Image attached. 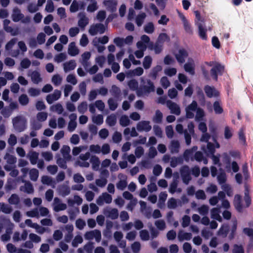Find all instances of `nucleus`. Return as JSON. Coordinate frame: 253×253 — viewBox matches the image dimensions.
<instances>
[{
    "instance_id": "69168bd1",
    "label": "nucleus",
    "mask_w": 253,
    "mask_h": 253,
    "mask_svg": "<svg viewBox=\"0 0 253 253\" xmlns=\"http://www.w3.org/2000/svg\"><path fill=\"white\" fill-rule=\"evenodd\" d=\"M37 118L39 121L44 122L47 118V114L46 112H39L37 115Z\"/></svg>"
},
{
    "instance_id": "4d7b16f0",
    "label": "nucleus",
    "mask_w": 253,
    "mask_h": 253,
    "mask_svg": "<svg viewBox=\"0 0 253 253\" xmlns=\"http://www.w3.org/2000/svg\"><path fill=\"white\" fill-rule=\"evenodd\" d=\"M140 237L142 240H149L150 238V236L148 231L146 230H142L140 232Z\"/></svg>"
},
{
    "instance_id": "052dcab7",
    "label": "nucleus",
    "mask_w": 253,
    "mask_h": 253,
    "mask_svg": "<svg viewBox=\"0 0 253 253\" xmlns=\"http://www.w3.org/2000/svg\"><path fill=\"white\" fill-rule=\"evenodd\" d=\"M181 176H185V175H189L190 174V171L189 169V168L188 166L185 165L183 166L180 170Z\"/></svg>"
},
{
    "instance_id": "ea45409f",
    "label": "nucleus",
    "mask_w": 253,
    "mask_h": 253,
    "mask_svg": "<svg viewBox=\"0 0 253 253\" xmlns=\"http://www.w3.org/2000/svg\"><path fill=\"white\" fill-rule=\"evenodd\" d=\"M158 42H157L153 46V44L152 43L149 45V48L151 49L154 48L155 50V52L156 54H159L163 50V46L162 45L159 44Z\"/></svg>"
},
{
    "instance_id": "4be33fe9",
    "label": "nucleus",
    "mask_w": 253,
    "mask_h": 253,
    "mask_svg": "<svg viewBox=\"0 0 253 253\" xmlns=\"http://www.w3.org/2000/svg\"><path fill=\"white\" fill-rule=\"evenodd\" d=\"M192 234L188 232H183L180 231L178 233V238L180 241H182L184 240L189 241L192 238Z\"/></svg>"
},
{
    "instance_id": "7c9ffc66",
    "label": "nucleus",
    "mask_w": 253,
    "mask_h": 253,
    "mask_svg": "<svg viewBox=\"0 0 253 253\" xmlns=\"http://www.w3.org/2000/svg\"><path fill=\"white\" fill-rule=\"evenodd\" d=\"M146 16V14L144 12H142L136 17L135 22L138 27L142 25Z\"/></svg>"
},
{
    "instance_id": "680f3d73",
    "label": "nucleus",
    "mask_w": 253,
    "mask_h": 253,
    "mask_svg": "<svg viewBox=\"0 0 253 253\" xmlns=\"http://www.w3.org/2000/svg\"><path fill=\"white\" fill-rule=\"evenodd\" d=\"M177 204L175 199L171 198L168 202V207L169 209H175L177 207Z\"/></svg>"
},
{
    "instance_id": "e433bc0d",
    "label": "nucleus",
    "mask_w": 253,
    "mask_h": 253,
    "mask_svg": "<svg viewBox=\"0 0 253 253\" xmlns=\"http://www.w3.org/2000/svg\"><path fill=\"white\" fill-rule=\"evenodd\" d=\"M91 3L89 4L87 7V11L93 12L98 9L97 2L95 0H91Z\"/></svg>"
},
{
    "instance_id": "09e8293b",
    "label": "nucleus",
    "mask_w": 253,
    "mask_h": 253,
    "mask_svg": "<svg viewBox=\"0 0 253 253\" xmlns=\"http://www.w3.org/2000/svg\"><path fill=\"white\" fill-rule=\"evenodd\" d=\"M109 109L112 111L115 110L118 107V103L112 98H110L108 100Z\"/></svg>"
},
{
    "instance_id": "39448f33",
    "label": "nucleus",
    "mask_w": 253,
    "mask_h": 253,
    "mask_svg": "<svg viewBox=\"0 0 253 253\" xmlns=\"http://www.w3.org/2000/svg\"><path fill=\"white\" fill-rule=\"evenodd\" d=\"M174 56L178 63L182 64L185 62V59L188 56V53L185 49L182 48L179 49Z\"/></svg>"
},
{
    "instance_id": "a878e982",
    "label": "nucleus",
    "mask_w": 253,
    "mask_h": 253,
    "mask_svg": "<svg viewBox=\"0 0 253 253\" xmlns=\"http://www.w3.org/2000/svg\"><path fill=\"white\" fill-rule=\"evenodd\" d=\"M31 80L36 84H39L42 80L40 74L37 71H34L31 74Z\"/></svg>"
},
{
    "instance_id": "603ef678",
    "label": "nucleus",
    "mask_w": 253,
    "mask_h": 253,
    "mask_svg": "<svg viewBox=\"0 0 253 253\" xmlns=\"http://www.w3.org/2000/svg\"><path fill=\"white\" fill-rule=\"evenodd\" d=\"M128 85L130 89L132 90H137L138 89V82L134 79H132L130 80L128 82Z\"/></svg>"
},
{
    "instance_id": "72a5a7b5",
    "label": "nucleus",
    "mask_w": 253,
    "mask_h": 253,
    "mask_svg": "<svg viewBox=\"0 0 253 253\" xmlns=\"http://www.w3.org/2000/svg\"><path fill=\"white\" fill-rule=\"evenodd\" d=\"M107 124L110 126H114L116 124V117L115 115L112 114L108 116L106 119Z\"/></svg>"
},
{
    "instance_id": "13d9d810",
    "label": "nucleus",
    "mask_w": 253,
    "mask_h": 253,
    "mask_svg": "<svg viewBox=\"0 0 253 253\" xmlns=\"http://www.w3.org/2000/svg\"><path fill=\"white\" fill-rule=\"evenodd\" d=\"M222 188L228 196L231 197L232 195L233 190L229 185L225 184L222 185Z\"/></svg>"
},
{
    "instance_id": "6ab92c4d",
    "label": "nucleus",
    "mask_w": 253,
    "mask_h": 253,
    "mask_svg": "<svg viewBox=\"0 0 253 253\" xmlns=\"http://www.w3.org/2000/svg\"><path fill=\"white\" fill-rule=\"evenodd\" d=\"M70 148L68 145H64L61 149L63 158L67 161H69L71 159V156L70 155Z\"/></svg>"
},
{
    "instance_id": "dca6fc26",
    "label": "nucleus",
    "mask_w": 253,
    "mask_h": 253,
    "mask_svg": "<svg viewBox=\"0 0 253 253\" xmlns=\"http://www.w3.org/2000/svg\"><path fill=\"white\" fill-rule=\"evenodd\" d=\"M24 15L21 13L20 9L15 8L13 9V13L12 15V20L14 22H18L24 18Z\"/></svg>"
},
{
    "instance_id": "de8ad7c7",
    "label": "nucleus",
    "mask_w": 253,
    "mask_h": 253,
    "mask_svg": "<svg viewBox=\"0 0 253 253\" xmlns=\"http://www.w3.org/2000/svg\"><path fill=\"white\" fill-rule=\"evenodd\" d=\"M197 149L196 146H194L192 149H187L184 152L183 157L185 161H189L190 157L192 155L193 150H196Z\"/></svg>"
},
{
    "instance_id": "b1692460",
    "label": "nucleus",
    "mask_w": 253,
    "mask_h": 253,
    "mask_svg": "<svg viewBox=\"0 0 253 253\" xmlns=\"http://www.w3.org/2000/svg\"><path fill=\"white\" fill-rule=\"evenodd\" d=\"M179 148L180 144L177 140L171 141L170 146V151L172 154L178 153Z\"/></svg>"
},
{
    "instance_id": "a211bd4d",
    "label": "nucleus",
    "mask_w": 253,
    "mask_h": 253,
    "mask_svg": "<svg viewBox=\"0 0 253 253\" xmlns=\"http://www.w3.org/2000/svg\"><path fill=\"white\" fill-rule=\"evenodd\" d=\"M162 70V67L160 65H157L154 67L149 74V77L152 80H155L157 78L159 72Z\"/></svg>"
},
{
    "instance_id": "473e14b6",
    "label": "nucleus",
    "mask_w": 253,
    "mask_h": 253,
    "mask_svg": "<svg viewBox=\"0 0 253 253\" xmlns=\"http://www.w3.org/2000/svg\"><path fill=\"white\" fill-rule=\"evenodd\" d=\"M219 209L216 208H214L211 210V217L218 221L221 220V217L219 214Z\"/></svg>"
},
{
    "instance_id": "c85d7f7f",
    "label": "nucleus",
    "mask_w": 253,
    "mask_h": 253,
    "mask_svg": "<svg viewBox=\"0 0 253 253\" xmlns=\"http://www.w3.org/2000/svg\"><path fill=\"white\" fill-rule=\"evenodd\" d=\"M182 20L183 23V26L185 31L189 34H192L193 31L190 26V24L184 16L182 17Z\"/></svg>"
},
{
    "instance_id": "c9c22d12",
    "label": "nucleus",
    "mask_w": 253,
    "mask_h": 253,
    "mask_svg": "<svg viewBox=\"0 0 253 253\" xmlns=\"http://www.w3.org/2000/svg\"><path fill=\"white\" fill-rule=\"evenodd\" d=\"M30 178L31 180L36 181L39 176V171L36 169H32L29 171Z\"/></svg>"
},
{
    "instance_id": "f257e3e1",
    "label": "nucleus",
    "mask_w": 253,
    "mask_h": 253,
    "mask_svg": "<svg viewBox=\"0 0 253 253\" xmlns=\"http://www.w3.org/2000/svg\"><path fill=\"white\" fill-rule=\"evenodd\" d=\"M237 228V222L236 221L234 222L231 228L228 224H223L221 225L218 230L217 234L219 236H222L223 238H225L227 237L229 232L230 230L231 232L228 236V238L229 240H231L234 238Z\"/></svg>"
},
{
    "instance_id": "a19ab883",
    "label": "nucleus",
    "mask_w": 253,
    "mask_h": 253,
    "mask_svg": "<svg viewBox=\"0 0 253 253\" xmlns=\"http://www.w3.org/2000/svg\"><path fill=\"white\" fill-rule=\"evenodd\" d=\"M144 31L147 34H152L154 32L155 28L154 25L152 22H149L144 28Z\"/></svg>"
},
{
    "instance_id": "6e6d98bb",
    "label": "nucleus",
    "mask_w": 253,
    "mask_h": 253,
    "mask_svg": "<svg viewBox=\"0 0 253 253\" xmlns=\"http://www.w3.org/2000/svg\"><path fill=\"white\" fill-rule=\"evenodd\" d=\"M155 224L157 228L160 230H163L166 228V223L163 220H156L155 222Z\"/></svg>"
},
{
    "instance_id": "bb28decb",
    "label": "nucleus",
    "mask_w": 253,
    "mask_h": 253,
    "mask_svg": "<svg viewBox=\"0 0 253 253\" xmlns=\"http://www.w3.org/2000/svg\"><path fill=\"white\" fill-rule=\"evenodd\" d=\"M183 162V158L181 157H173L171 158L170 165L172 168H175L178 164H181Z\"/></svg>"
},
{
    "instance_id": "393cba45",
    "label": "nucleus",
    "mask_w": 253,
    "mask_h": 253,
    "mask_svg": "<svg viewBox=\"0 0 253 253\" xmlns=\"http://www.w3.org/2000/svg\"><path fill=\"white\" fill-rule=\"evenodd\" d=\"M76 67V63L75 60H71L64 64V70L65 72L73 70Z\"/></svg>"
},
{
    "instance_id": "5701e85b",
    "label": "nucleus",
    "mask_w": 253,
    "mask_h": 253,
    "mask_svg": "<svg viewBox=\"0 0 253 253\" xmlns=\"http://www.w3.org/2000/svg\"><path fill=\"white\" fill-rule=\"evenodd\" d=\"M111 94L117 100H119L121 94L120 88L116 85H113L110 90Z\"/></svg>"
},
{
    "instance_id": "7ed1b4c3",
    "label": "nucleus",
    "mask_w": 253,
    "mask_h": 253,
    "mask_svg": "<svg viewBox=\"0 0 253 253\" xmlns=\"http://www.w3.org/2000/svg\"><path fill=\"white\" fill-rule=\"evenodd\" d=\"M224 72V66L221 64L215 62L210 71L211 75L214 81H217L218 75L222 76Z\"/></svg>"
},
{
    "instance_id": "864d4df0",
    "label": "nucleus",
    "mask_w": 253,
    "mask_h": 253,
    "mask_svg": "<svg viewBox=\"0 0 253 253\" xmlns=\"http://www.w3.org/2000/svg\"><path fill=\"white\" fill-rule=\"evenodd\" d=\"M66 161L64 158H59L57 159L56 163L60 168L66 169L67 168Z\"/></svg>"
},
{
    "instance_id": "f03ea898",
    "label": "nucleus",
    "mask_w": 253,
    "mask_h": 253,
    "mask_svg": "<svg viewBox=\"0 0 253 253\" xmlns=\"http://www.w3.org/2000/svg\"><path fill=\"white\" fill-rule=\"evenodd\" d=\"M13 126L18 132L23 131L26 128V122L20 116H17L12 119Z\"/></svg>"
},
{
    "instance_id": "f704fd0d",
    "label": "nucleus",
    "mask_w": 253,
    "mask_h": 253,
    "mask_svg": "<svg viewBox=\"0 0 253 253\" xmlns=\"http://www.w3.org/2000/svg\"><path fill=\"white\" fill-rule=\"evenodd\" d=\"M213 109L216 114H221L223 112V109L218 101H215L213 104Z\"/></svg>"
},
{
    "instance_id": "20e7f679",
    "label": "nucleus",
    "mask_w": 253,
    "mask_h": 253,
    "mask_svg": "<svg viewBox=\"0 0 253 253\" xmlns=\"http://www.w3.org/2000/svg\"><path fill=\"white\" fill-rule=\"evenodd\" d=\"M147 83L148 86L144 85L140 86L137 90V95L141 96L144 93H149L155 90V86L153 83L150 80H147Z\"/></svg>"
},
{
    "instance_id": "c03bdc74",
    "label": "nucleus",
    "mask_w": 253,
    "mask_h": 253,
    "mask_svg": "<svg viewBox=\"0 0 253 253\" xmlns=\"http://www.w3.org/2000/svg\"><path fill=\"white\" fill-rule=\"evenodd\" d=\"M4 159H6L7 163L10 165L14 164L16 162V158L8 153L6 154Z\"/></svg>"
},
{
    "instance_id": "2eb2a0df",
    "label": "nucleus",
    "mask_w": 253,
    "mask_h": 253,
    "mask_svg": "<svg viewBox=\"0 0 253 253\" xmlns=\"http://www.w3.org/2000/svg\"><path fill=\"white\" fill-rule=\"evenodd\" d=\"M20 190L29 194L33 193L34 191L33 185L29 181H26L24 186L20 187Z\"/></svg>"
},
{
    "instance_id": "0e129e2a",
    "label": "nucleus",
    "mask_w": 253,
    "mask_h": 253,
    "mask_svg": "<svg viewBox=\"0 0 253 253\" xmlns=\"http://www.w3.org/2000/svg\"><path fill=\"white\" fill-rule=\"evenodd\" d=\"M83 239L82 236L77 235L75 236V238L72 241V244L74 247H77L79 244H81L83 242Z\"/></svg>"
},
{
    "instance_id": "6e6552de",
    "label": "nucleus",
    "mask_w": 253,
    "mask_h": 253,
    "mask_svg": "<svg viewBox=\"0 0 253 253\" xmlns=\"http://www.w3.org/2000/svg\"><path fill=\"white\" fill-rule=\"evenodd\" d=\"M103 4L106 6L107 10L112 13L115 12L117 10V1L116 0H105L103 1Z\"/></svg>"
},
{
    "instance_id": "c756f323",
    "label": "nucleus",
    "mask_w": 253,
    "mask_h": 253,
    "mask_svg": "<svg viewBox=\"0 0 253 253\" xmlns=\"http://www.w3.org/2000/svg\"><path fill=\"white\" fill-rule=\"evenodd\" d=\"M0 211L6 214L10 213L12 211V208L4 203H0Z\"/></svg>"
},
{
    "instance_id": "cd10ccee",
    "label": "nucleus",
    "mask_w": 253,
    "mask_h": 253,
    "mask_svg": "<svg viewBox=\"0 0 253 253\" xmlns=\"http://www.w3.org/2000/svg\"><path fill=\"white\" fill-rule=\"evenodd\" d=\"M8 203L11 205H18L20 202L18 195L16 194H12L8 200Z\"/></svg>"
},
{
    "instance_id": "3c124183",
    "label": "nucleus",
    "mask_w": 253,
    "mask_h": 253,
    "mask_svg": "<svg viewBox=\"0 0 253 253\" xmlns=\"http://www.w3.org/2000/svg\"><path fill=\"white\" fill-rule=\"evenodd\" d=\"M87 109V104L85 101L82 102L78 107V110L81 114H84Z\"/></svg>"
},
{
    "instance_id": "58836bf2",
    "label": "nucleus",
    "mask_w": 253,
    "mask_h": 253,
    "mask_svg": "<svg viewBox=\"0 0 253 253\" xmlns=\"http://www.w3.org/2000/svg\"><path fill=\"white\" fill-rule=\"evenodd\" d=\"M170 38L166 33H161L158 38L157 42L164 43L165 42H169Z\"/></svg>"
},
{
    "instance_id": "1a4fd4ad",
    "label": "nucleus",
    "mask_w": 253,
    "mask_h": 253,
    "mask_svg": "<svg viewBox=\"0 0 253 253\" xmlns=\"http://www.w3.org/2000/svg\"><path fill=\"white\" fill-rule=\"evenodd\" d=\"M61 95V91L58 89H55L52 94H48L46 96V101L49 104H51L53 101L57 100L60 97Z\"/></svg>"
},
{
    "instance_id": "774afa93",
    "label": "nucleus",
    "mask_w": 253,
    "mask_h": 253,
    "mask_svg": "<svg viewBox=\"0 0 253 253\" xmlns=\"http://www.w3.org/2000/svg\"><path fill=\"white\" fill-rule=\"evenodd\" d=\"M233 253H245L243 246L242 245L235 244L234 245Z\"/></svg>"
},
{
    "instance_id": "5fc2aeb1",
    "label": "nucleus",
    "mask_w": 253,
    "mask_h": 253,
    "mask_svg": "<svg viewBox=\"0 0 253 253\" xmlns=\"http://www.w3.org/2000/svg\"><path fill=\"white\" fill-rule=\"evenodd\" d=\"M45 9L47 12L49 13L52 12L54 11V4L51 0H47Z\"/></svg>"
},
{
    "instance_id": "e2e57ef3",
    "label": "nucleus",
    "mask_w": 253,
    "mask_h": 253,
    "mask_svg": "<svg viewBox=\"0 0 253 253\" xmlns=\"http://www.w3.org/2000/svg\"><path fill=\"white\" fill-rule=\"evenodd\" d=\"M112 139L115 143H119L122 139V134L118 131H115L113 135Z\"/></svg>"
},
{
    "instance_id": "2f4dec72",
    "label": "nucleus",
    "mask_w": 253,
    "mask_h": 253,
    "mask_svg": "<svg viewBox=\"0 0 253 253\" xmlns=\"http://www.w3.org/2000/svg\"><path fill=\"white\" fill-rule=\"evenodd\" d=\"M152 62V59L150 56H146L143 62V66L145 69L150 68Z\"/></svg>"
},
{
    "instance_id": "0eeeda50",
    "label": "nucleus",
    "mask_w": 253,
    "mask_h": 253,
    "mask_svg": "<svg viewBox=\"0 0 253 253\" xmlns=\"http://www.w3.org/2000/svg\"><path fill=\"white\" fill-rule=\"evenodd\" d=\"M242 198L239 194H236L233 200V205L239 212H242L244 208L242 204Z\"/></svg>"
},
{
    "instance_id": "423d86ee",
    "label": "nucleus",
    "mask_w": 253,
    "mask_h": 253,
    "mask_svg": "<svg viewBox=\"0 0 253 253\" xmlns=\"http://www.w3.org/2000/svg\"><path fill=\"white\" fill-rule=\"evenodd\" d=\"M244 200L245 202V208H249L252 203L251 197L250 196V187L247 182L244 184Z\"/></svg>"
},
{
    "instance_id": "f3484780",
    "label": "nucleus",
    "mask_w": 253,
    "mask_h": 253,
    "mask_svg": "<svg viewBox=\"0 0 253 253\" xmlns=\"http://www.w3.org/2000/svg\"><path fill=\"white\" fill-rule=\"evenodd\" d=\"M204 90L209 98H211L217 95V92L214 87L206 85L204 87Z\"/></svg>"
},
{
    "instance_id": "338daca9",
    "label": "nucleus",
    "mask_w": 253,
    "mask_h": 253,
    "mask_svg": "<svg viewBox=\"0 0 253 253\" xmlns=\"http://www.w3.org/2000/svg\"><path fill=\"white\" fill-rule=\"evenodd\" d=\"M140 244L138 242H135L131 245V249L134 253H138L140 250Z\"/></svg>"
},
{
    "instance_id": "49530a36",
    "label": "nucleus",
    "mask_w": 253,
    "mask_h": 253,
    "mask_svg": "<svg viewBox=\"0 0 253 253\" xmlns=\"http://www.w3.org/2000/svg\"><path fill=\"white\" fill-rule=\"evenodd\" d=\"M163 119V114L159 110H157L155 113V116L154 117L153 121L156 123H161Z\"/></svg>"
},
{
    "instance_id": "9b49d317",
    "label": "nucleus",
    "mask_w": 253,
    "mask_h": 253,
    "mask_svg": "<svg viewBox=\"0 0 253 253\" xmlns=\"http://www.w3.org/2000/svg\"><path fill=\"white\" fill-rule=\"evenodd\" d=\"M167 106L170 110L171 113L176 115H179L180 114V108L176 103L168 100L167 101Z\"/></svg>"
},
{
    "instance_id": "8fccbe9b",
    "label": "nucleus",
    "mask_w": 253,
    "mask_h": 253,
    "mask_svg": "<svg viewBox=\"0 0 253 253\" xmlns=\"http://www.w3.org/2000/svg\"><path fill=\"white\" fill-rule=\"evenodd\" d=\"M92 121L97 125H100L103 123V115L99 114L92 118Z\"/></svg>"
},
{
    "instance_id": "412c9836",
    "label": "nucleus",
    "mask_w": 253,
    "mask_h": 253,
    "mask_svg": "<svg viewBox=\"0 0 253 253\" xmlns=\"http://www.w3.org/2000/svg\"><path fill=\"white\" fill-rule=\"evenodd\" d=\"M144 72L143 69L141 67H137L135 69L132 70H129L127 73V75L128 76L130 77H133V76H140L143 74Z\"/></svg>"
},
{
    "instance_id": "a18cd8bd",
    "label": "nucleus",
    "mask_w": 253,
    "mask_h": 253,
    "mask_svg": "<svg viewBox=\"0 0 253 253\" xmlns=\"http://www.w3.org/2000/svg\"><path fill=\"white\" fill-rule=\"evenodd\" d=\"M130 120L126 115L122 116L120 119V124L122 126H126L129 125Z\"/></svg>"
},
{
    "instance_id": "ddd939ff",
    "label": "nucleus",
    "mask_w": 253,
    "mask_h": 253,
    "mask_svg": "<svg viewBox=\"0 0 253 253\" xmlns=\"http://www.w3.org/2000/svg\"><path fill=\"white\" fill-rule=\"evenodd\" d=\"M197 25L198 28V34L200 38L203 40H207L208 36L207 35V30L205 28L203 23L201 22L197 23Z\"/></svg>"
},
{
    "instance_id": "4468645a",
    "label": "nucleus",
    "mask_w": 253,
    "mask_h": 253,
    "mask_svg": "<svg viewBox=\"0 0 253 253\" xmlns=\"http://www.w3.org/2000/svg\"><path fill=\"white\" fill-rule=\"evenodd\" d=\"M78 17L80 18L78 21V25L81 29H84L88 24V19L84 12L79 13Z\"/></svg>"
},
{
    "instance_id": "4c0bfd02",
    "label": "nucleus",
    "mask_w": 253,
    "mask_h": 253,
    "mask_svg": "<svg viewBox=\"0 0 253 253\" xmlns=\"http://www.w3.org/2000/svg\"><path fill=\"white\" fill-rule=\"evenodd\" d=\"M39 157V153L36 151L31 152L29 156V160L32 165H35L37 163Z\"/></svg>"
},
{
    "instance_id": "9d476101",
    "label": "nucleus",
    "mask_w": 253,
    "mask_h": 253,
    "mask_svg": "<svg viewBox=\"0 0 253 253\" xmlns=\"http://www.w3.org/2000/svg\"><path fill=\"white\" fill-rule=\"evenodd\" d=\"M137 129L139 131H145L146 132L149 131L151 128V126L150 125V122L147 121H142L139 122L136 126Z\"/></svg>"
},
{
    "instance_id": "37998d69",
    "label": "nucleus",
    "mask_w": 253,
    "mask_h": 253,
    "mask_svg": "<svg viewBox=\"0 0 253 253\" xmlns=\"http://www.w3.org/2000/svg\"><path fill=\"white\" fill-rule=\"evenodd\" d=\"M19 102L21 105L25 106L28 104L29 99L26 94H23L19 96Z\"/></svg>"
},
{
    "instance_id": "f8f14e48",
    "label": "nucleus",
    "mask_w": 253,
    "mask_h": 253,
    "mask_svg": "<svg viewBox=\"0 0 253 253\" xmlns=\"http://www.w3.org/2000/svg\"><path fill=\"white\" fill-rule=\"evenodd\" d=\"M184 70L191 75H194L195 72V63L192 58H189L188 62L184 65Z\"/></svg>"
},
{
    "instance_id": "aec40b11",
    "label": "nucleus",
    "mask_w": 253,
    "mask_h": 253,
    "mask_svg": "<svg viewBox=\"0 0 253 253\" xmlns=\"http://www.w3.org/2000/svg\"><path fill=\"white\" fill-rule=\"evenodd\" d=\"M68 51L69 54L72 56H76L79 54V50L76 46L75 42H72L70 43Z\"/></svg>"
},
{
    "instance_id": "79ce46f5",
    "label": "nucleus",
    "mask_w": 253,
    "mask_h": 253,
    "mask_svg": "<svg viewBox=\"0 0 253 253\" xmlns=\"http://www.w3.org/2000/svg\"><path fill=\"white\" fill-rule=\"evenodd\" d=\"M108 216L112 219H116L118 217L119 212L117 209H112L108 211Z\"/></svg>"
},
{
    "instance_id": "bf43d9fd",
    "label": "nucleus",
    "mask_w": 253,
    "mask_h": 253,
    "mask_svg": "<svg viewBox=\"0 0 253 253\" xmlns=\"http://www.w3.org/2000/svg\"><path fill=\"white\" fill-rule=\"evenodd\" d=\"M127 186L126 180H120L116 184L117 188L120 190H124Z\"/></svg>"
}]
</instances>
